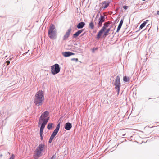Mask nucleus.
Masks as SVG:
<instances>
[{"mask_svg":"<svg viewBox=\"0 0 159 159\" xmlns=\"http://www.w3.org/2000/svg\"><path fill=\"white\" fill-rule=\"evenodd\" d=\"M111 29L110 28H108L107 30L104 33L103 35V37H105L108 34V33L110 31Z\"/></svg>","mask_w":159,"mask_h":159,"instance_id":"20","label":"nucleus"},{"mask_svg":"<svg viewBox=\"0 0 159 159\" xmlns=\"http://www.w3.org/2000/svg\"><path fill=\"white\" fill-rule=\"evenodd\" d=\"M110 2L108 1H105L102 3V8L103 9L107 8L109 5Z\"/></svg>","mask_w":159,"mask_h":159,"instance_id":"11","label":"nucleus"},{"mask_svg":"<svg viewBox=\"0 0 159 159\" xmlns=\"http://www.w3.org/2000/svg\"><path fill=\"white\" fill-rule=\"evenodd\" d=\"M148 21L149 20H147L146 21H144V22L140 25V28L141 29L143 28L145 26L147 23V21Z\"/></svg>","mask_w":159,"mask_h":159,"instance_id":"19","label":"nucleus"},{"mask_svg":"<svg viewBox=\"0 0 159 159\" xmlns=\"http://www.w3.org/2000/svg\"><path fill=\"white\" fill-rule=\"evenodd\" d=\"M71 60L72 61H75L76 62H77L78 61V59L77 58H72L71 59Z\"/></svg>","mask_w":159,"mask_h":159,"instance_id":"27","label":"nucleus"},{"mask_svg":"<svg viewBox=\"0 0 159 159\" xmlns=\"http://www.w3.org/2000/svg\"><path fill=\"white\" fill-rule=\"evenodd\" d=\"M53 139H52L50 138L49 139V143H51V142H52V141Z\"/></svg>","mask_w":159,"mask_h":159,"instance_id":"30","label":"nucleus"},{"mask_svg":"<svg viewBox=\"0 0 159 159\" xmlns=\"http://www.w3.org/2000/svg\"><path fill=\"white\" fill-rule=\"evenodd\" d=\"M49 113L47 111H46L43 113L40 117V120H43V118L47 117L49 115Z\"/></svg>","mask_w":159,"mask_h":159,"instance_id":"10","label":"nucleus"},{"mask_svg":"<svg viewBox=\"0 0 159 159\" xmlns=\"http://www.w3.org/2000/svg\"><path fill=\"white\" fill-rule=\"evenodd\" d=\"M114 84L116 86L115 88L116 90L117 93L118 94L119 93L120 88L121 86L120 77L119 75L117 76L115 79V82Z\"/></svg>","mask_w":159,"mask_h":159,"instance_id":"5","label":"nucleus"},{"mask_svg":"<svg viewBox=\"0 0 159 159\" xmlns=\"http://www.w3.org/2000/svg\"><path fill=\"white\" fill-rule=\"evenodd\" d=\"M44 128L40 127V136L41 139L42 140H43V131Z\"/></svg>","mask_w":159,"mask_h":159,"instance_id":"18","label":"nucleus"},{"mask_svg":"<svg viewBox=\"0 0 159 159\" xmlns=\"http://www.w3.org/2000/svg\"><path fill=\"white\" fill-rule=\"evenodd\" d=\"M105 16L106 15L105 14L104 15V16L101 15L100 16L98 19V22L97 25L98 28H99L102 26V23L105 21Z\"/></svg>","mask_w":159,"mask_h":159,"instance_id":"6","label":"nucleus"},{"mask_svg":"<svg viewBox=\"0 0 159 159\" xmlns=\"http://www.w3.org/2000/svg\"><path fill=\"white\" fill-rule=\"evenodd\" d=\"M60 127V123H59L57 125L55 129L54 130L51 136L55 137L58 132Z\"/></svg>","mask_w":159,"mask_h":159,"instance_id":"7","label":"nucleus"},{"mask_svg":"<svg viewBox=\"0 0 159 159\" xmlns=\"http://www.w3.org/2000/svg\"><path fill=\"white\" fill-rule=\"evenodd\" d=\"M72 124L69 122L66 123L65 125V129L67 130H69L72 128Z\"/></svg>","mask_w":159,"mask_h":159,"instance_id":"12","label":"nucleus"},{"mask_svg":"<svg viewBox=\"0 0 159 159\" xmlns=\"http://www.w3.org/2000/svg\"><path fill=\"white\" fill-rule=\"evenodd\" d=\"M56 35V31L55 25L53 24H51L48 30V36L51 39H53L55 38Z\"/></svg>","mask_w":159,"mask_h":159,"instance_id":"2","label":"nucleus"},{"mask_svg":"<svg viewBox=\"0 0 159 159\" xmlns=\"http://www.w3.org/2000/svg\"><path fill=\"white\" fill-rule=\"evenodd\" d=\"M54 137H53V136H51L50 137V138L52 139H53Z\"/></svg>","mask_w":159,"mask_h":159,"instance_id":"33","label":"nucleus"},{"mask_svg":"<svg viewBox=\"0 0 159 159\" xmlns=\"http://www.w3.org/2000/svg\"><path fill=\"white\" fill-rule=\"evenodd\" d=\"M53 123H49L48 124L47 128L48 129L50 130L52 127Z\"/></svg>","mask_w":159,"mask_h":159,"instance_id":"23","label":"nucleus"},{"mask_svg":"<svg viewBox=\"0 0 159 159\" xmlns=\"http://www.w3.org/2000/svg\"><path fill=\"white\" fill-rule=\"evenodd\" d=\"M121 26H122L121 25H119L117 27V30L116 31V32H118L120 30V28H121Z\"/></svg>","mask_w":159,"mask_h":159,"instance_id":"24","label":"nucleus"},{"mask_svg":"<svg viewBox=\"0 0 159 159\" xmlns=\"http://www.w3.org/2000/svg\"><path fill=\"white\" fill-rule=\"evenodd\" d=\"M83 29H81L78 30L73 35V38H75L77 37L83 31Z\"/></svg>","mask_w":159,"mask_h":159,"instance_id":"13","label":"nucleus"},{"mask_svg":"<svg viewBox=\"0 0 159 159\" xmlns=\"http://www.w3.org/2000/svg\"><path fill=\"white\" fill-rule=\"evenodd\" d=\"M98 16V15H97V17Z\"/></svg>","mask_w":159,"mask_h":159,"instance_id":"37","label":"nucleus"},{"mask_svg":"<svg viewBox=\"0 0 159 159\" xmlns=\"http://www.w3.org/2000/svg\"><path fill=\"white\" fill-rule=\"evenodd\" d=\"M14 156L13 154L12 155V156L9 159H14Z\"/></svg>","mask_w":159,"mask_h":159,"instance_id":"26","label":"nucleus"},{"mask_svg":"<svg viewBox=\"0 0 159 159\" xmlns=\"http://www.w3.org/2000/svg\"><path fill=\"white\" fill-rule=\"evenodd\" d=\"M85 25V24L83 22H81L78 23L77 25V27L78 29H82Z\"/></svg>","mask_w":159,"mask_h":159,"instance_id":"15","label":"nucleus"},{"mask_svg":"<svg viewBox=\"0 0 159 159\" xmlns=\"http://www.w3.org/2000/svg\"><path fill=\"white\" fill-rule=\"evenodd\" d=\"M150 99V98H149V99H149H149Z\"/></svg>","mask_w":159,"mask_h":159,"instance_id":"39","label":"nucleus"},{"mask_svg":"<svg viewBox=\"0 0 159 159\" xmlns=\"http://www.w3.org/2000/svg\"><path fill=\"white\" fill-rule=\"evenodd\" d=\"M157 15H159V11H158L157 12Z\"/></svg>","mask_w":159,"mask_h":159,"instance_id":"34","label":"nucleus"},{"mask_svg":"<svg viewBox=\"0 0 159 159\" xmlns=\"http://www.w3.org/2000/svg\"><path fill=\"white\" fill-rule=\"evenodd\" d=\"M143 0V1H145L146 0Z\"/></svg>","mask_w":159,"mask_h":159,"instance_id":"38","label":"nucleus"},{"mask_svg":"<svg viewBox=\"0 0 159 159\" xmlns=\"http://www.w3.org/2000/svg\"><path fill=\"white\" fill-rule=\"evenodd\" d=\"M71 29V28L69 29L66 32L65 35H64L63 37V40H65L67 39L69 37V35L70 33Z\"/></svg>","mask_w":159,"mask_h":159,"instance_id":"9","label":"nucleus"},{"mask_svg":"<svg viewBox=\"0 0 159 159\" xmlns=\"http://www.w3.org/2000/svg\"><path fill=\"white\" fill-rule=\"evenodd\" d=\"M44 99L43 94L42 91H39L36 93L34 99V103L37 106H40L43 104Z\"/></svg>","mask_w":159,"mask_h":159,"instance_id":"1","label":"nucleus"},{"mask_svg":"<svg viewBox=\"0 0 159 159\" xmlns=\"http://www.w3.org/2000/svg\"><path fill=\"white\" fill-rule=\"evenodd\" d=\"M123 22V20L121 19L119 23V25H122Z\"/></svg>","mask_w":159,"mask_h":159,"instance_id":"25","label":"nucleus"},{"mask_svg":"<svg viewBox=\"0 0 159 159\" xmlns=\"http://www.w3.org/2000/svg\"><path fill=\"white\" fill-rule=\"evenodd\" d=\"M53 157H54V156H53L52 157V158H51V159H52Z\"/></svg>","mask_w":159,"mask_h":159,"instance_id":"35","label":"nucleus"},{"mask_svg":"<svg viewBox=\"0 0 159 159\" xmlns=\"http://www.w3.org/2000/svg\"><path fill=\"white\" fill-rule=\"evenodd\" d=\"M97 49H98V48H93L92 49V52H94V51L95 50H97Z\"/></svg>","mask_w":159,"mask_h":159,"instance_id":"28","label":"nucleus"},{"mask_svg":"<svg viewBox=\"0 0 159 159\" xmlns=\"http://www.w3.org/2000/svg\"><path fill=\"white\" fill-rule=\"evenodd\" d=\"M111 22L110 21H108L106 22H105L104 23V26L102 27V29L104 28V29L105 30L107 28L109 25L111 24Z\"/></svg>","mask_w":159,"mask_h":159,"instance_id":"17","label":"nucleus"},{"mask_svg":"<svg viewBox=\"0 0 159 159\" xmlns=\"http://www.w3.org/2000/svg\"><path fill=\"white\" fill-rule=\"evenodd\" d=\"M51 71L52 74L55 75L58 73L60 71L59 65L57 64H55L51 66Z\"/></svg>","mask_w":159,"mask_h":159,"instance_id":"4","label":"nucleus"},{"mask_svg":"<svg viewBox=\"0 0 159 159\" xmlns=\"http://www.w3.org/2000/svg\"><path fill=\"white\" fill-rule=\"evenodd\" d=\"M94 27V25L93 22L91 21L89 24V27L91 29H93Z\"/></svg>","mask_w":159,"mask_h":159,"instance_id":"22","label":"nucleus"},{"mask_svg":"<svg viewBox=\"0 0 159 159\" xmlns=\"http://www.w3.org/2000/svg\"><path fill=\"white\" fill-rule=\"evenodd\" d=\"M104 30H105L104 29V28L102 29V28L100 30L98 33V34L97 35L96 38L98 39H99L100 38V36L103 32L104 31Z\"/></svg>","mask_w":159,"mask_h":159,"instance_id":"16","label":"nucleus"},{"mask_svg":"<svg viewBox=\"0 0 159 159\" xmlns=\"http://www.w3.org/2000/svg\"><path fill=\"white\" fill-rule=\"evenodd\" d=\"M41 121H42L41 120H40V118L39 120V122H38L39 125L41 124Z\"/></svg>","mask_w":159,"mask_h":159,"instance_id":"31","label":"nucleus"},{"mask_svg":"<svg viewBox=\"0 0 159 159\" xmlns=\"http://www.w3.org/2000/svg\"><path fill=\"white\" fill-rule=\"evenodd\" d=\"M84 34H82V35H82V36H83V35H84Z\"/></svg>","mask_w":159,"mask_h":159,"instance_id":"36","label":"nucleus"},{"mask_svg":"<svg viewBox=\"0 0 159 159\" xmlns=\"http://www.w3.org/2000/svg\"><path fill=\"white\" fill-rule=\"evenodd\" d=\"M44 149V144H39L35 150V155L37 157H39L42 155V152Z\"/></svg>","mask_w":159,"mask_h":159,"instance_id":"3","label":"nucleus"},{"mask_svg":"<svg viewBox=\"0 0 159 159\" xmlns=\"http://www.w3.org/2000/svg\"><path fill=\"white\" fill-rule=\"evenodd\" d=\"M74 54V53L70 52H66L62 53L63 55L65 57H68Z\"/></svg>","mask_w":159,"mask_h":159,"instance_id":"14","label":"nucleus"},{"mask_svg":"<svg viewBox=\"0 0 159 159\" xmlns=\"http://www.w3.org/2000/svg\"><path fill=\"white\" fill-rule=\"evenodd\" d=\"M123 8L125 10H126L128 8V7L126 6H123Z\"/></svg>","mask_w":159,"mask_h":159,"instance_id":"29","label":"nucleus"},{"mask_svg":"<svg viewBox=\"0 0 159 159\" xmlns=\"http://www.w3.org/2000/svg\"><path fill=\"white\" fill-rule=\"evenodd\" d=\"M123 81L125 82H128L129 80V78H127L126 76H125L123 77Z\"/></svg>","mask_w":159,"mask_h":159,"instance_id":"21","label":"nucleus"},{"mask_svg":"<svg viewBox=\"0 0 159 159\" xmlns=\"http://www.w3.org/2000/svg\"><path fill=\"white\" fill-rule=\"evenodd\" d=\"M6 64L7 65H8L10 64V61H6Z\"/></svg>","mask_w":159,"mask_h":159,"instance_id":"32","label":"nucleus"},{"mask_svg":"<svg viewBox=\"0 0 159 159\" xmlns=\"http://www.w3.org/2000/svg\"><path fill=\"white\" fill-rule=\"evenodd\" d=\"M49 117H48L46 118H43V120H41L42 121H43V122H42L41 125L40 127L44 128L45 125H46V124L48 122V121L49 120Z\"/></svg>","mask_w":159,"mask_h":159,"instance_id":"8","label":"nucleus"}]
</instances>
